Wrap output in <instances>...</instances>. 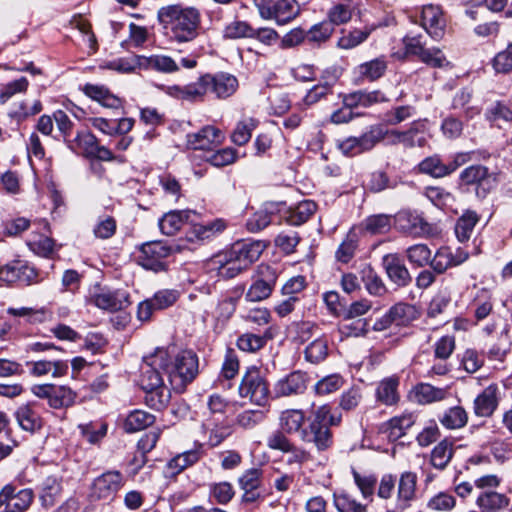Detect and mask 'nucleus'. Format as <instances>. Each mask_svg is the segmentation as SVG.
Here are the masks:
<instances>
[{"mask_svg":"<svg viewBox=\"0 0 512 512\" xmlns=\"http://www.w3.org/2000/svg\"><path fill=\"white\" fill-rule=\"evenodd\" d=\"M305 359L312 363L318 364L328 356V341L324 337H317L305 348Z\"/></svg>","mask_w":512,"mask_h":512,"instance_id":"nucleus-45","label":"nucleus"},{"mask_svg":"<svg viewBox=\"0 0 512 512\" xmlns=\"http://www.w3.org/2000/svg\"><path fill=\"white\" fill-rule=\"evenodd\" d=\"M83 92L105 108L120 109L122 107V100L103 85L86 84Z\"/></svg>","mask_w":512,"mask_h":512,"instance_id":"nucleus-27","label":"nucleus"},{"mask_svg":"<svg viewBox=\"0 0 512 512\" xmlns=\"http://www.w3.org/2000/svg\"><path fill=\"white\" fill-rule=\"evenodd\" d=\"M479 221V217L474 211H466L455 225V234L460 242L467 241L474 230L475 225Z\"/></svg>","mask_w":512,"mask_h":512,"instance_id":"nucleus-39","label":"nucleus"},{"mask_svg":"<svg viewBox=\"0 0 512 512\" xmlns=\"http://www.w3.org/2000/svg\"><path fill=\"white\" fill-rule=\"evenodd\" d=\"M455 506L456 498L446 491L438 492L427 502V508L436 512H450Z\"/></svg>","mask_w":512,"mask_h":512,"instance_id":"nucleus-52","label":"nucleus"},{"mask_svg":"<svg viewBox=\"0 0 512 512\" xmlns=\"http://www.w3.org/2000/svg\"><path fill=\"white\" fill-rule=\"evenodd\" d=\"M123 486V476L118 471H109L97 477L91 488L93 499H109Z\"/></svg>","mask_w":512,"mask_h":512,"instance_id":"nucleus-11","label":"nucleus"},{"mask_svg":"<svg viewBox=\"0 0 512 512\" xmlns=\"http://www.w3.org/2000/svg\"><path fill=\"white\" fill-rule=\"evenodd\" d=\"M202 429L207 435V445L211 448L219 446L232 434V427L224 419L214 417L205 419Z\"/></svg>","mask_w":512,"mask_h":512,"instance_id":"nucleus-18","label":"nucleus"},{"mask_svg":"<svg viewBox=\"0 0 512 512\" xmlns=\"http://www.w3.org/2000/svg\"><path fill=\"white\" fill-rule=\"evenodd\" d=\"M224 140L222 131L214 126L207 125L196 133L187 135V148L193 150H211Z\"/></svg>","mask_w":512,"mask_h":512,"instance_id":"nucleus-12","label":"nucleus"},{"mask_svg":"<svg viewBox=\"0 0 512 512\" xmlns=\"http://www.w3.org/2000/svg\"><path fill=\"white\" fill-rule=\"evenodd\" d=\"M358 248V237L356 233L349 232L346 238L339 245L338 249L335 252V258L338 262L348 263L355 256L356 250Z\"/></svg>","mask_w":512,"mask_h":512,"instance_id":"nucleus-47","label":"nucleus"},{"mask_svg":"<svg viewBox=\"0 0 512 512\" xmlns=\"http://www.w3.org/2000/svg\"><path fill=\"white\" fill-rule=\"evenodd\" d=\"M36 278V270L21 261H14L0 267V281L5 283L20 281L30 284Z\"/></svg>","mask_w":512,"mask_h":512,"instance_id":"nucleus-14","label":"nucleus"},{"mask_svg":"<svg viewBox=\"0 0 512 512\" xmlns=\"http://www.w3.org/2000/svg\"><path fill=\"white\" fill-rule=\"evenodd\" d=\"M497 391L496 384L486 387L481 394L474 400V412L481 417L490 416L497 407Z\"/></svg>","mask_w":512,"mask_h":512,"instance_id":"nucleus-29","label":"nucleus"},{"mask_svg":"<svg viewBox=\"0 0 512 512\" xmlns=\"http://www.w3.org/2000/svg\"><path fill=\"white\" fill-rule=\"evenodd\" d=\"M239 395L259 406H263L267 402L268 384L257 367L251 366L246 370L239 386Z\"/></svg>","mask_w":512,"mask_h":512,"instance_id":"nucleus-7","label":"nucleus"},{"mask_svg":"<svg viewBox=\"0 0 512 512\" xmlns=\"http://www.w3.org/2000/svg\"><path fill=\"white\" fill-rule=\"evenodd\" d=\"M389 312L396 325H406L416 317L415 307L410 304L398 303Z\"/></svg>","mask_w":512,"mask_h":512,"instance_id":"nucleus-59","label":"nucleus"},{"mask_svg":"<svg viewBox=\"0 0 512 512\" xmlns=\"http://www.w3.org/2000/svg\"><path fill=\"white\" fill-rule=\"evenodd\" d=\"M334 506L338 512H366L365 505L358 502L347 492L334 493Z\"/></svg>","mask_w":512,"mask_h":512,"instance_id":"nucleus-51","label":"nucleus"},{"mask_svg":"<svg viewBox=\"0 0 512 512\" xmlns=\"http://www.w3.org/2000/svg\"><path fill=\"white\" fill-rule=\"evenodd\" d=\"M439 421L446 429H460L467 424L468 415L464 408L455 406L446 410Z\"/></svg>","mask_w":512,"mask_h":512,"instance_id":"nucleus-38","label":"nucleus"},{"mask_svg":"<svg viewBox=\"0 0 512 512\" xmlns=\"http://www.w3.org/2000/svg\"><path fill=\"white\" fill-rule=\"evenodd\" d=\"M317 205L312 200H305L300 202L296 207L290 210L288 222L291 225L299 226L308 221V219L315 213Z\"/></svg>","mask_w":512,"mask_h":512,"instance_id":"nucleus-42","label":"nucleus"},{"mask_svg":"<svg viewBox=\"0 0 512 512\" xmlns=\"http://www.w3.org/2000/svg\"><path fill=\"white\" fill-rule=\"evenodd\" d=\"M417 169L419 173L433 178H443L449 175L446 163L438 155L426 157L418 164Z\"/></svg>","mask_w":512,"mask_h":512,"instance_id":"nucleus-35","label":"nucleus"},{"mask_svg":"<svg viewBox=\"0 0 512 512\" xmlns=\"http://www.w3.org/2000/svg\"><path fill=\"white\" fill-rule=\"evenodd\" d=\"M259 121L255 118L248 117L239 121L231 135V140L238 146L245 145L249 142L252 132L257 128Z\"/></svg>","mask_w":512,"mask_h":512,"instance_id":"nucleus-37","label":"nucleus"},{"mask_svg":"<svg viewBox=\"0 0 512 512\" xmlns=\"http://www.w3.org/2000/svg\"><path fill=\"white\" fill-rule=\"evenodd\" d=\"M383 267L389 279L399 287L410 284L412 278L409 270L398 254L391 253L383 256Z\"/></svg>","mask_w":512,"mask_h":512,"instance_id":"nucleus-15","label":"nucleus"},{"mask_svg":"<svg viewBox=\"0 0 512 512\" xmlns=\"http://www.w3.org/2000/svg\"><path fill=\"white\" fill-rule=\"evenodd\" d=\"M342 422V414L333 412L329 404L318 406L313 411V420L310 423L317 425H328V427L339 426Z\"/></svg>","mask_w":512,"mask_h":512,"instance_id":"nucleus-40","label":"nucleus"},{"mask_svg":"<svg viewBox=\"0 0 512 512\" xmlns=\"http://www.w3.org/2000/svg\"><path fill=\"white\" fill-rule=\"evenodd\" d=\"M334 32V27L328 22H321L313 25L308 31H306L307 41L312 44H318L326 42Z\"/></svg>","mask_w":512,"mask_h":512,"instance_id":"nucleus-58","label":"nucleus"},{"mask_svg":"<svg viewBox=\"0 0 512 512\" xmlns=\"http://www.w3.org/2000/svg\"><path fill=\"white\" fill-rule=\"evenodd\" d=\"M421 25L431 38L440 40L444 36L446 27L441 8L432 4L424 6L421 12Z\"/></svg>","mask_w":512,"mask_h":512,"instance_id":"nucleus-13","label":"nucleus"},{"mask_svg":"<svg viewBox=\"0 0 512 512\" xmlns=\"http://www.w3.org/2000/svg\"><path fill=\"white\" fill-rule=\"evenodd\" d=\"M417 475L414 472H404L400 475L397 486L396 508L404 510L411 505L416 495Z\"/></svg>","mask_w":512,"mask_h":512,"instance_id":"nucleus-21","label":"nucleus"},{"mask_svg":"<svg viewBox=\"0 0 512 512\" xmlns=\"http://www.w3.org/2000/svg\"><path fill=\"white\" fill-rule=\"evenodd\" d=\"M90 301L102 310L118 311L129 304V295L121 290L98 289L90 296Z\"/></svg>","mask_w":512,"mask_h":512,"instance_id":"nucleus-10","label":"nucleus"},{"mask_svg":"<svg viewBox=\"0 0 512 512\" xmlns=\"http://www.w3.org/2000/svg\"><path fill=\"white\" fill-rule=\"evenodd\" d=\"M388 99L380 90H358L344 96L343 103L347 106L370 107L377 103L387 102Z\"/></svg>","mask_w":512,"mask_h":512,"instance_id":"nucleus-28","label":"nucleus"},{"mask_svg":"<svg viewBox=\"0 0 512 512\" xmlns=\"http://www.w3.org/2000/svg\"><path fill=\"white\" fill-rule=\"evenodd\" d=\"M425 197L436 207L444 208L455 201L454 195L440 186H428L424 189Z\"/></svg>","mask_w":512,"mask_h":512,"instance_id":"nucleus-48","label":"nucleus"},{"mask_svg":"<svg viewBox=\"0 0 512 512\" xmlns=\"http://www.w3.org/2000/svg\"><path fill=\"white\" fill-rule=\"evenodd\" d=\"M61 485L56 477L49 476L42 483V492L40 498L43 505H54L56 498L60 495Z\"/></svg>","mask_w":512,"mask_h":512,"instance_id":"nucleus-54","label":"nucleus"},{"mask_svg":"<svg viewBox=\"0 0 512 512\" xmlns=\"http://www.w3.org/2000/svg\"><path fill=\"white\" fill-rule=\"evenodd\" d=\"M137 262L147 270L158 272L160 269V242L144 243L139 249Z\"/></svg>","mask_w":512,"mask_h":512,"instance_id":"nucleus-30","label":"nucleus"},{"mask_svg":"<svg viewBox=\"0 0 512 512\" xmlns=\"http://www.w3.org/2000/svg\"><path fill=\"white\" fill-rule=\"evenodd\" d=\"M392 217L387 214H377L367 217L363 223V229L370 234H384L391 228Z\"/></svg>","mask_w":512,"mask_h":512,"instance_id":"nucleus-46","label":"nucleus"},{"mask_svg":"<svg viewBox=\"0 0 512 512\" xmlns=\"http://www.w3.org/2000/svg\"><path fill=\"white\" fill-rule=\"evenodd\" d=\"M202 447L203 444L196 443L193 449L182 452L172 458L166 465V477H174L185 468L197 463L203 455Z\"/></svg>","mask_w":512,"mask_h":512,"instance_id":"nucleus-20","label":"nucleus"},{"mask_svg":"<svg viewBox=\"0 0 512 512\" xmlns=\"http://www.w3.org/2000/svg\"><path fill=\"white\" fill-rule=\"evenodd\" d=\"M416 114V109L411 105H402L392 108L384 115V121L388 125H398L403 121L413 117Z\"/></svg>","mask_w":512,"mask_h":512,"instance_id":"nucleus-60","label":"nucleus"},{"mask_svg":"<svg viewBox=\"0 0 512 512\" xmlns=\"http://www.w3.org/2000/svg\"><path fill=\"white\" fill-rule=\"evenodd\" d=\"M253 27L246 21L235 20L227 24L223 35L228 39L251 38Z\"/></svg>","mask_w":512,"mask_h":512,"instance_id":"nucleus-61","label":"nucleus"},{"mask_svg":"<svg viewBox=\"0 0 512 512\" xmlns=\"http://www.w3.org/2000/svg\"><path fill=\"white\" fill-rule=\"evenodd\" d=\"M399 384L400 379L396 375H392L382 379L376 388L375 396L377 401L386 406H392L399 402Z\"/></svg>","mask_w":512,"mask_h":512,"instance_id":"nucleus-24","label":"nucleus"},{"mask_svg":"<svg viewBox=\"0 0 512 512\" xmlns=\"http://www.w3.org/2000/svg\"><path fill=\"white\" fill-rule=\"evenodd\" d=\"M414 399L417 403L426 405L440 402L447 397V390L434 387L428 383H420L414 387Z\"/></svg>","mask_w":512,"mask_h":512,"instance_id":"nucleus-32","label":"nucleus"},{"mask_svg":"<svg viewBox=\"0 0 512 512\" xmlns=\"http://www.w3.org/2000/svg\"><path fill=\"white\" fill-rule=\"evenodd\" d=\"M307 381L306 373L293 371L276 383L275 392L284 397L302 394L307 388Z\"/></svg>","mask_w":512,"mask_h":512,"instance_id":"nucleus-19","label":"nucleus"},{"mask_svg":"<svg viewBox=\"0 0 512 512\" xmlns=\"http://www.w3.org/2000/svg\"><path fill=\"white\" fill-rule=\"evenodd\" d=\"M387 69V63L384 58H376L371 61L360 64L357 67L358 74L365 79L374 81L382 77Z\"/></svg>","mask_w":512,"mask_h":512,"instance_id":"nucleus-44","label":"nucleus"},{"mask_svg":"<svg viewBox=\"0 0 512 512\" xmlns=\"http://www.w3.org/2000/svg\"><path fill=\"white\" fill-rule=\"evenodd\" d=\"M385 129L381 125H372L358 138L360 148L363 152L371 150L378 142L385 139Z\"/></svg>","mask_w":512,"mask_h":512,"instance_id":"nucleus-53","label":"nucleus"},{"mask_svg":"<svg viewBox=\"0 0 512 512\" xmlns=\"http://www.w3.org/2000/svg\"><path fill=\"white\" fill-rule=\"evenodd\" d=\"M200 13L193 7H162V29L165 36L177 42H190L198 35Z\"/></svg>","mask_w":512,"mask_h":512,"instance_id":"nucleus-3","label":"nucleus"},{"mask_svg":"<svg viewBox=\"0 0 512 512\" xmlns=\"http://www.w3.org/2000/svg\"><path fill=\"white\" fill-rule=\"evenodd\" d=\"M509 504V497L497 491L480 492L475 499V505L481 512H501L507 509Z\"/></svg>","mask_w":512,"mask_h":512,"instance_id":"nucleus-23","label":"nucleus"},{"mask_svg":"<svg viewBox=\"0 0 512 512\" xmlns=\"http://www.w3.org/2000/svg\"><path fill=\"white\" fill-rule=\"evenodd\" d=\"M416 421V416L413 413H406L398 417H393L389 421L390 435L396 438L403 436L409 428H411Z\"/></svg>","mask_w":512,"mask_h":512,"instance_id":"nucleus-63","label":"nucleus"},{"mask_svg":"<svg viewBox=\"0 0 512 512\" xmlns=\"http://www.w3.org/2000/svg\"><path fill=\"white\" fill-rule=\"evenodd\" d=\"M264 248V244L259 241L237 242L229 250L214 255L208 261L209 270L224 279L234 278L257 261Z\"/></svg>","mask_w":512,"mask_h":512,"instance_id":"nucleus-2","label":"nucleus"},{"mask_svg":"<svg viewBox=\"0 0 512 512\" xmlns=\"http://www.w3.org/2000/svg\"><path fill=\"white\" fill-rule=\"evenodd\" d=\"M15 418L19 426L28 432H35L42 428L43 420L34 403H27L19 406L15 412Z\"/></svg>","mask_w":512,"mask_h":512,"instance_id":"nucleus-25","label":"nucleus"},{"mask_svg":"<svg viewBox=\"0 0 512 512\" xmlns=\"http://www.w3.org/2000/svg\"><path fill=\"white\" fill-rule=\"evenodd\" d=\"M459 181L462 185L473 186L475 195L484 199L496 188L499 182V173L490 171L484 165L474 164L461 171Z\"/></svg>","mask_w":512,"mask_h":512,"instance_id":"nucleus-5","label":"nucleus"},{"mask_svg":"<svg viewBox=\"0 0 512 512\" xmlns=\"http://www.w3.org/2000/svg\"><path fill=\"white\" fill-rule=\"evenodd\" d=\"M454 454L453 442L448 439L440 441L431 452V464L438 470H444Z\"/></svg>","mask_w":512,"mask_h":512,"instance_id":"nucleus-33","label":"nucleus"},{"mask_svg":"<svg viewBox=\"0 0 512 512\" xmlns=\"http://www.w3.org/2000/svg\"><path fill=\"white\" fill-rule=\"evenodd\" d=\"M155 420L154 415L143 410H135L126 417L124 429L129 433L137 432L152 425Z\"/></svg>","mask_w":512,"mask_h":512,"instance_id":"nucleus-36","label":"nucleus"},{"mask_svg":"<svg viewBox=\"0 0 512 512\" xmlns=\"http://www.w3.org/2000/svg\"><path fill=\"white\" fill-rule=\"evenodd\" d=\"M452 251L448 247H441L430 260V266L438 274L444 273L447 269L454 267L452 262Z\"/></svg>","mask_w":512,"mask_h":512,"instance_id":"nucleus-62","label":"nucleus"},{"mask_svg":"<svg viewBox=\"0 0 512 512\" xmlns=\"http://www.w3.org/2000/svg\"><path fill=\"white\" fill-rule=\"evenodd\" d=\"M98 144V139L95 135L88 131L77 133L76 137L69 142V147L75 152L82 153L88 157L92 156Z\"/></svg>","mask_w":512,"mask_h":512,"instance_id":"nucleus-41","label":"nucleus"},{"mask_svg":"<svg viewBox=\"0 0 512 512\" xmlns=\"http://www.w3.org/2000/svg\"><path fill=\"white\" fill-rule=\"evenodd\" d=\"M372 29H355L347 35L339 38L337 46L341 49H352L364 42L370 35Z\"/></svg>","mask_w":512,"mask_h":512,"instance_id":"nucleus-64","label":"nucleus"},{"mask_svg":"<svg viewBox=\"0 0 512 512\" xmlns=\"http://www.w3.org/2000/svg\"><path fill=\"white\" fill-rule=\"evenodd\" d=\"M306 422V414L301 409H286L279 415V427L287 434H298L301 437V432Z\"/></svg>","mask_w":512,"mask_h":512,"instance_id":"nucleus-26","label":"nucleus"},{"mask_svg":"<svg viewBox=\"0 0 512 512\" xmlns=\"http://www.w3.org/2000/svg\"><path fill=\"white\" fill-rule=\"evenodd\" d=\"M277 274L269 265L261 264L257 267V278L253 281L245 294L250 302H258L268 298L275 286Z\"/></svg>","mask_w":512,"mask_h":512,"instance_id":"nucleus-8","label":"nucleus"},{"mask_svg":"<svg viewBox=\"0 0 512 512\" xmlns=\"http://www.w3.org/2000/svg\"><path fill=\"white\" fill-rule=\"evenodd\" d=\"M344 385V379L339 374L327 375L316 382L314 392L318 396H327L338 391Z\"/></svg>","mask_w":512,"mask_h":512,"instance_id":"nucleus-49","label":"nucleus"},{"mask_svg":"<svg viewBox=\"0 0 512 512\" xmlns=\"http://www.w3.org/2000/svg\"><path fill=\"white\" fill-rule=\"evenodd\" d=\"M362 399L361 388L353 386L341 394L338 405L343 411L350 412L354 411L360 405Z\"/></svg>","mask_w":512,"mask_h":512,"instance_id":"nucleus-57","label":"nucleus"},{"mask_svg":"<svg viewBox=\"0 0 512 512\" xmlns=\"http://www.w3.org/2000/svg\"><path fill=\"white\" fill-rule=\"evenodd\" d=\"M486 118L493 125L501 128L503 123H509L512 121V110L506 105L497 102L487 110Z\"/></svg>","mask_w":512,"mask_h":512,"instance_id":"nucleus-55","label":"nucleus"},{"mask_svg":"<svg viewBox=\"0 0 512 512\" xmlns=\"http://www.w3.org/2000/svg\"><path fill=\"white\" fill-rule=\"evenodd\" d=\"M194 214L190 210H171L162 216V234L174 235L189 222Z\"/></svg>","mask_w":512,"mask_h":512,"instance_id":"nucleus-31","label":"nucleus"},{"mask_svg":"<svg viewBox=\"0 0 512 512\" xmlns=\"http://www.w3.org/2000/svg\"><path fill=\"white\" fill-rule=\"evenodd\" d=\"M432 251L426 244H415L406 249V257L410 264L424 267L430 264Z\"/></svg>","mask_w":512,"mask_h":512,"instance_id":"nucleus-50","label":"nucleus"},{"mask_svg":"<svg viewBox=\"0 0 512 512\" xmlns=\"http://www.w3.org/2000/svg\"><path fill=\"white\" fill-rule=\"evenodd\" d=\"M356 6L351 1H343L333 5L327 12L328 23L331 26L346 24L352 18Z\"/></svg>","mask_w":512,"mask_h":512,"instance_id":"nucleus-34","label":"nucleus"},{"mask_svg":"<svg viewBox=\"0 0 512 512\" xmlns=\"http://www.w3.org/2000/svg\"><path fill=\"white\" fill-rule=\"evenodd\" d=\"M30 375L34 377L50 376L61 378L68 373V361L59 358H41L27 362Z\"/></svg>","mask_w":512,"mask_h":512,"instance_id":"nucleus-9","label":"nucleus"},{"mask_svg":"<svg viewBox=\"0 0 512 512\" xmlns=\"http://www.w3.org/2000/svg\"><path fill=\"white\" fill-rule=\"evenodd\" d=\"M398 230L403 233L420 237L430 233V225L419 215L410 212H401L395 218Z\"/></svg>","mask_w":512,"mask_h":512,"instance_id":"nucleus-17","label":"nucleus"},{"mask_svg":"<svg viewBox=\"0 0 512 512\" xmlns=\"http://www.w3.org/2000/svg\"><path fill=\"white\" fill-rule=\"evenodd\" d=\"M162 356V370L167 376L170 389L177 393L185 391L199 374L197 354L175 343L166 347Z\"/></svg>","mask_w":512,"mask_h":512,"instance_id":"nucleus-1","label":"nucleus"},{"mask_svg":"<svg viewBox=\"0 0 512 512\" xmlns=\"http://www.w3.org/2000/svg\"><path fill=\"white\" fill-rule=\"evenodd\" d=\"M256 8L264 20H273L278 25H285L300 14V6L296 0H256Z\"/></svg>","mask_w":512,"mask_h":512,"instance_id":"nucleus-6","label":"nucleus"},{"mask_svg":"<svg viewBox=\"0 0 512 512\" xmlns=\"http://www.w3.org/2000/svg\"><path fill=\"white\" fill-rule=\"evenodd\" d=\"M238 87V80L231 74L218 73L216 75L206 74L199 78L198 82L190 84L185 88L169 86L166 92L174 97L183 99H196L212 91L218 98L230 97Z\"/></svg>","mask_w":512,"mask_h":512,"instance_id":"nucleus-4","label":"nucleus"},{"mask_svg":"<svg viewBox=\"0 0 512 512\" xmlns=\"http://www.w3.org/2000/svg\"><path fill=\"white\" fill-rule=\"evenodd\" d=\"M75 399L76 393L70 387L54 385L49 406L53 409L70 407L74 404Z\"/></svg>","mask_w":512,"mask_h":512,"instance_id":"nucleus-43","label":"nucleus"},{"mask_svg":"<svg viewBox=\"0 0 512 512\" xmlns=\"http://www.w3.org/2000/svg\"><path fill=\"white\" fill-rule=\"evenodd\" d=\"M27 245L35 254L42 257H49L54 250V240L44 235H33Z\"/></svg>","mask_w":512,"mask_h":512,"instance_id":"nucleus-56","label":"nucleus"},{"mask_svg":"<svg viewBox=\"0 0 512 512\" xmlns=\"http://www.w3.org/2000/svg\"><path fill=\"white\" fill-rule=\"evenodd\" d=\"M160 362L157 355L145 357L141 367L140 385L144 391L160 389Z\"/></svg>","mask_w":512,"mask_h":512,"instance_id":"nucleus-22","label":"nucleus"},{"mask_svg":"<svg viewBox=\"0 0 512 512\" xmlns=\"http://www.w3.org/2000/svg\"><path fill=\"white\" fill-rule=\"evenodd\" d=\"M300 440L307 444H313L318 451L327 450L333 443V435L328 425L309 423L301 432Z\"/></svg>","mask_w":512,"mask_h":512,"instance_id":"nucleus-16","label":"nucleus"}]
</instances>
